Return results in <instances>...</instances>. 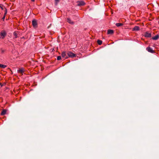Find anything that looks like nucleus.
<instances>
[{"label": "nucleus", "instance_id": "1", "mask_svg": "<svg viewBox=\"0 0 159 159\" xmlns=\"http://www.w3.org/2000/svg\"><path fill=\"white\" fill-rule=\"evenodd\" d=\"M6 33L5 31H2L0 33V39H3L6 36Z\"/></svg>", "mask_w": 159, "mask_h": 159}, {"label": "nucleus", "instance_id": "2", "mask_svg": "<svg viewBox=\"0 0 159 159\" xmlns=\"http://www.w3.org/2000/svg\"><path fill=\"white\" fill-rule=\"evenodd\" d=\"M24 71L25 70L23 68H21L17 70L18 72L20 74H21V75H23V73H24Z\"/></svg>", "mask_w": 159, "mask_h": 159}, {"label": "nucleus", "instance_id": "3", "mask_svg": "<svg viewBox=\"0 0 159 159\" xmlns=\"http://www.w3.org/2000/svg\"><path fill=\"white\" fill-rule=\"evenodd\" d=\"M67 55L69 57H74L75 56V54L70 52H68L67 53Z\"/></svg>", "mask_w": 159, "mask_h": 159}, {"label": "nucleus", "instance_id": "4", "mask_svg": "<svg viewBox=\"0 0 159 159\" xmlns=\"http://www.w3.org/2000/svg\"><path fill=\"white\" fill-rule=\"evenodd\" d=\"M84 2L82 1H79L77 2V5L78 6H84L85 5Z\"/></svg>", "mask_w": 159, "mask_h": 159}, {"label": "nucleus", "instance_id": "5", "mask_svg": "<svg viewBox=\"0 0 159 159\" xmlns=\"http://www.w3.org/2000/svg\"><path fill=\"white\" fill-rule=\"evenodd\" d=\"M146 50L148 51L151 53H153L154 52L153 50L150 47H147L146 48Z\"/></svg>", "mask_w": 159, "mask_h": 159}, {"label": "nucleus", "instance_id": "6", "mask_svg": "<svg viewBox=\"0 0 159 159\" xmlns=\"http://www.w3.org/2000/svg\"><path fill=\"white\" fill-rule=\"evenodd\" d=\"M32 24L33 26L34 27H36L37 26V21L35 20H34L32 21Z\"/></svg>", "mask_w": 159, "mask_h": 159}, {"label": "nucleus", "instance_id": "7", "mask_svg": "<svg viewBox=\"0 0 159 159\" xmlns=\"http://www.w3.org/2000/svg\"><path fill=\"white\" fill-rule=\"evenodd\" d=\"M1 8V9L3 10L4 9V8L5 9V13H4V15L3 16V17L2 18V19L3 20H4V19H5V15H6L7 14V9L5 7H0Z\"/></svg>", "mask_w": 159, "mask_h": 159}, {"label": "nucleus", "instance_id": "8", "mask_svg": "<svg viewBox=\"0 0 159 159\" xmlns=\"http://www.w3.org/2000/svg\"><path fill=\"white\" fill-rule=\"evenodd\" d=\"M61 55L63 58H67V57L66 56V52H62V53Z\"/></svg>", "mask_w": 159, "mask_h": 159}, {"label": "nucleus", "instance_id": "9", "mask_svg": "<svg viewBox=\"0 0 159 159\" xmlns=\"http://www.w3.org/2000/svg\"><path fill=\"white\" fill-rule=\"evenodd\" d=\"M144 36L146 37H150L151 36V33L146 32L144 34Z\"/></svg>", "mask_w": 159, "mask_h": 159}, {"label": "nucleus", "instance_id": "10", "mask_svg": "<svg viewBox=\"0 0 159 159\" xmlns=\"http://www.w3.org/2000/svg\"><path fill=\"white\" fill-rule=\"evenodd\" d=\"M67 21L68 22L71 24H73L74 23V22L72 21L69 18H67Z\"/></svg>", "mask_w": 159, "mask_h": 159}, {"label": "nucleus", "instance_id": "11", "mask_svg": "<svg viewBox=\"0 0 159 159\" xmlns=\"http://www.w3.org/2000/svg\"><path fill=\"white\" fill-rule=\"evenodd\" d=\"M139 30V27L138 26H135L133 29V31H137Z\"/></svg>", "mask_w": 159, "mask_h": 159}, {"label": "nucleus", "instance_id": "12", "mask_svg": "<svg viewBox=\"0 0 159 159\" xmlns=\"http://www.w3.org/2000/svg\"><path fill=\"white\" fill-rule=\"evenodd\" d=\"M113 33V31L111 30H109L107 31L108 34H112Z\"/></svg>", "mask_w": 159, "mask_h": 159}, {"label": "nucleus", "instance_id": "13", "mask_svg": "<svg viewBox=\"0 0 159 159\" xmlns=\"http://www.w3.org/2000/svg\"><path fill=\"white\" fill-rule=\"evenodd\" d=\"M6 111L5 110H3L1 113V115H4L6 114Z\"/></svg>", "mask_w": 159, "mask_h": 159}, {"label": "nucleus", "instance_id": "14", "mask_svg": "<svg viewBox=\"0 0 159 159\" xmlns=\"http://www.w3.org/2000/svg\"><path fill=\"white\" fill-rule=\"evenodd\" d=\"M159 37V36L158 35H156L154 37H153L152 38V39L153 40H156L158 39Z\"/></svg>", "mask_w": 159, "mask_h": 159}, {"label": "nucleus", "instance_id": "15", "mask_svg": "<svg viewBox=\"0 0 159 159\" xmlns=\"http://www.w3.org/2000/svg\"><path fill=\"white\" fill-rule=\"evenodd\" d=\"M116 25L117 27L120 26H122L123 24L121 23H116Z\"/></svg>", "mask_w": 159, "mask_h": 159}, {"label": "nucleus", "instance_id": "16", "mask_svg": "<svg viewBox=\"0 0 159 159\" xmlns=\"http://www.w3.org/2000/svg\"><path fill=\"white\" fill-rule=\"evenodd\" d=\"M6 66L4 65H2L1 64H0V67L2 68H4L5 67H6Z\"/></svg>", "mask_w": 159, "mask_h": 159}, {"label": "nucleus", "instance_id": "17", "mask_svg": "<svg viewBox=\"0 0 159 159\" xmlns=\"http://www.w3.org/2000/svg\"><path fill=\"white\" fill-rule=\"evenodd\" d=\"M97 42L99 45H100L102 44V41L100 40H98Z\"/></svg>", "mask_w": 159, "mask_h": 159}, {"label": "nucleus", "instance_id": "18", "mask_svg": "<svg viewBox=\"0 0 159 159\" xmlns=\"http://www.w3.org/2000/svg\"><path fill=\"white\" fill-rule=\"evenodd\" d=\"M14 35L15 37V38H17V33L16 32H15L14 33Z\"/></svg>", "mask_w": 159, "mask_h": 159}, {"label": "nucleus", "instance_id": "19", "mask_svg": "<svg viewBox=\"0 0 159 159\" xmlns=\"http://www.w3.org/2000/svg\"><path fill=\"white\" fill-rule=\"evenodd\" d=\"M57 60H60L61 59V57L60 56H58L57 57Z\"/></svg>", "mask_w": 159, "mask_h": 159}, {"label": "nucleus", "instance_id": "20", "mask_svg": "<svg viewBox=\"0 0 159 159\" xmlns=\"http://www.w3.org/2000/svg\"><path fill=\"white\" fill-rule=\"evenodd\" d=\"M55 4L56 5H57V3L59 2V0H55Z\"/></svg>", "mask_w": 159, "mask_h": 159}, {"label": "nucleus", "instance_id": "21", "mask_svg": "<svg viewBox=\"0 0 159 159\" xmlns=\"http://www.w3.org/2000/svg\"><path fill=\"white\" fill-rule=\"evenodd\" d=\"M32 1L34 2V0H31Z\"/></svg>", "mask_w": 159, "mask_h": 159}]
</instances>
